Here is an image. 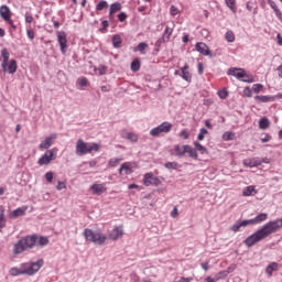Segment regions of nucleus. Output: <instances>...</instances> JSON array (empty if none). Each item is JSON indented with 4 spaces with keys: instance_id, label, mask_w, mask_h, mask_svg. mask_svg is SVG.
<instances>
[{
    "instance_id": "obj_27",
    "label": "nucleus",
    "mask_w": 282,
    "mask_h": 282,
    "mask_svg": "<svg viewBox=\"0 0 282 282\" xmlns=\"http://www.w3.org/2000/svg\"><path fill=\"white\" fill-rule=\"evenodd\" d=\"M276 270H279V263L272 262L265 268V273L272 276V272H276Z\"/></svg>"
},
{
    "instance_id": "obj_63",
    "label": "nucleus",
    "mask_w": 282,
    "mask_h": 282,
    "mask_svg": "<svg viewBox=\"0 0 282 282\" xmlns=\"http://www.w3.org/2000/svg\"><path fill=\"white\" fill-rule=\"evenodd\" d=\"M193 279L192 278H181L180 282H192Z\"/></svg>"
},
{
    "instance_id": "obj_42",
    "label": "nucleus",
    "mask_w": 282,
    "mask_h": 282,
    "mask_svg": "<svg viewBox=\"0 0 282 282\" xmlns=\"http://www.w3.org/2000/svg\"><path fill=\"white\" fill-rule=\"evenodd\" d=\"M223 140H225L226 142H228L230 140H235V133L229 132V131L225 132L223 134Z\"/></svg>"
},
{
    "instance_id": "obj_2",
    "label": "nucleus",
    "mask_w": 282,
    "mask_h": 282,
    "mask_svg": "<svg viewBox=\"0 0 282 282\" xmlns=\"http://www.w3.org/2000/svg\"><path fill=\"white\" fill-rule=\"evenodd\" d=\"M37 240V235H31L20 239L13 247L14 254H21L22 252H25V250H32V248L36 246Z\"/></svg>"
},
{
    "instance_id": "obj_50",
    "label": "nucleus",
    "mask_w": 282,
    "mask_h": 282,
    "mask_svg": "<svg viewBox=\"0 0 282 282\" xmlns=\"http://www.w3.org/2000/svg\"><path fill=\"white\" fill-rule=\"evenodd\" d=\"M127 19H128L127 13L121 12L118 14V20L120 21V23H124V21H127Z\"/></svg>"
},
{
    "instance_id": "obj_59",
    "label": "nucleus",
    "mask_w": 282,
    "mask_h": 282,
    "mask_svg": "<svg viewBox=\"0 0 282 282\" xmlns=\"http://www.w3.org/2000/svg\"><path fill=\"white\" fill-rule=\"evenodd\" d=\"M200 268H203L205 270V272H208L210 265H208V262H202Z\"/></svg>"
},
{
    "instance_id": "obj_4",
    "label": "nucleus",
    "mask_w": 282,
    "mask_h": 282,
    "mask_svg": "<svg viewBox=\"0 0 282 282\" xmlns=\"http://www.w3.org/2000/svg\"><path fill=\"white\" fill-rule=\"evenodd\" d=\"M84 237H85L86 241H90L91 243H95L96 246H104V243L107 242L106 235L100 234L99 231H94L91 229H85Z\"/></svg>"
},
{
    "instance_id": "obj_56",
    "label": "nucleus",
    "mask_w": 282,
    "mask_h": 282,
    "mask_svg": "<svg viewBox=\"0 0 282 282\" xmlns=\"http://www.w3.org/2000/svg\"><path fill=\"white\" fill-rule=\"evenodd\" d=\"M98 72L99 76H105V74H107V66H99Z\"/></svg>"
},
{
    "instance_id": "obj_30",
    "label": "nucleus",
    "mask_w": 282,
    "mask_h": 282,
    "mask_svg": "<svg viewBox=\"0 0 282 282\" xmlns=\"http://www.w3.org/2000/svg\"><path fill=\"white\" fill-rule=\"evenodd\" d=\"M257 102H274V97L272 96H256Z\"/></svg>"
},
{
    "instance_id": "obj_57",
    "label": "nucleus",
    "mask_w": 282,
    "mask_h": 282,
    "mask_svg": "<svg viewBox=\"0 0 282 282\" xmlns=\"http://www.w3.org/2000/svg\"><path fill=\"white\" fill-rule=\"evenodd\" d=\"M57 191H63L64 188H67V185L65 184V182H58L57 186H56Z\"/></svg>"
},
{
    "instance_id": "obj_32",
    "label": "nucleus",
    "mask_w": 282,
    "mask_h": 282,
    "mask_svg": "<svg viewBox=\"0 0 282 282\" xmlns=\"http://www.w3.org/2000/svg\"><path fill=\"white\" fill-rule=\"evenodd\" d=\"M147 50H149V44L141 42L134 48V52H140L141 54H147Z\"/></svg>"
},
{
    "instance_id": "obj_12",
    "label": "nucleus",
    "mask_w": 282,
    "mask_h": 282,
    "mask_svg": "<svg viewBox=\"0 0 282 282\" xmlns=\"http://www.w3.org/2000/svg\"><path fill=\"white\" fill-rule=\"evenodd\" d=\"M247 221L249 226H257L259 224H263V221H268V213L258 214L254 218Z\"/></svg>"
},
{
    "instance_id": "obj_55",
    "label": "nucleus",
    "mask_w": 282,
    "mask_h": 282,
    "mask_svg": "<svg viewBox=\"0 0 282 282\" xmlns=\"http://www.w3.org/2000/svg\"><path fill=\"white\" fill-rule=\"evenodd\" d=\"M34 22V17L30 13H25V23H33Z\"/></svg>"
},
{
    "instance_id": "obj_7",
    "label": "nucleus",
    "mask_w": 282,
    "mask_h": 282,
    "mask_svg": "<svg viewBox=\"0 0 282 282\" xmlns=\"http://www.w3.org/2000/svg\"><path fill=\"white\" fill-rule=\"evenodd\" d=\"M172 130H173V123L165 121V122H162L160 126L150 130V135H152V138H160L162 133H171Z\"/></svg>"
},
{
    "instance_id": "obj_45",
    "label": "nucleus",
    "mask_w": 282,
    "mask_h": 282,
    "mask_svg": "<svg viewBox=\"0 0 282 282\" xmlns=\"http://www.w3.org/2000/svg\"><path fill=\"white\" fill-rule=\"evenodd\" d=\"M252 91H253L254 94H259V93L263 91V85H261V84H254L253 87H252Z\"/></svg>"
},
{
    "instance_id": "obj_19",
    "label": "nucleus",
    "mask_w": 282,
    "mask_h": 282,
    "mask_svg": "<svg viewBox=\"0 0 282 282\" xmlns=\"http://www.w3.org/2000/svg\"><path fill=\"white\" fill-rule=\"evenodd\" d=\"M1 56H2L1 67L6 74V72H8V62L10 61V52H8V48H2Z\"/></svg>"
},
{
    "instance_id": "obj_17",
    "label": "nucleus",
    "mask_w": 282,
    "mask_h": 282,
    "mask_svg": "<svg viewBox=\"0 0 282 282\" xmlns=\"http://www.w3.org/2000/svg\"><path fill=\"white\" fill-rule=\"evenodd\" d=\"M90 191H93V195H102V193H107V185H105V183L93 184Z\"/></svg>"
},
{
    "instance_id": "obj_60",
    "label": "nucleus",
    "mask_w": 282,
    "mask_h": 282,
    "mask_svg": "<svg viewBox=\"0 0 282 282\" xmlns=\"http://www.w3.org/2000/svg\"><path fill=\"white\" fill-rule=\"evenodd\" d=\"M270 140H272V137H270V134H265V137L261 139V142L265 143L270 142Z\"/></svg>"
},
{
    "instance_id": "obj_47",
    "label": "nucleus",
    "mask_w": 282,
    "mask_h": 282,
    "mask_svg": "<svg viewBox=\"0 0 282 282\" xmlns=\"http://www.w3.org/2000/svg\"><path fill=\"white\" fill-rule=\"evenodd\" d=\"M243 96H246V98H252V88H250V87H246L245 89H243Z\"/></svg>"
},
{
    "instance_id": "obj_11",
    "label": "nucleus",
    "mask_w": 282,
    "mask_h": 282,
    "mask_svg": "<svg viewBox=\"0 0 282 282\" xmlns=\"http://www.w3.org/2000/svg\"><path fill=\"white\" fill-rule=\"evenodd\" d=\"M122 235H124L122 226L115 227L112 230L109 231L108 239H110V241H118V239H120Z\"/></svg>"
},
{
    "instance_id": "obj_22",
    "label": "nucleus",
    "mask_w": 282,
    "mask_h": 282,
    "mask_svg": "<svg viewBox=\"0 0 282 282\" xmlns=\"http://www.w3.org/2000/svg\"><path fill=\"white\" fill-rule=\"evenodd\" d=\"M121 10H122V4L120 2H113L112 4H110V9H109L110 21H112L113 14H116V12H120Z\"/></svg>"
},
{
    "instance_id": "obj_54",
    "label": "nucleus",
    "mask_w": 282,
    "mask_h": 282,
    "mask_svg": "<svg viewBox=\"0 0 282 282\" xmlns=\"http://www.w3.org/2000/svg\"><path fill=\"white\" fill-rule=\"evenodd\" d=\"M165 169H177L176 162H167L165 163Z\"/></svg>"
},
{
    "instance_id": "obj_51",
    "label": "nucleus",
    "mask_w": 282,
    "mask_h": 282,
    "mask_svg": "<svg viewBox=\"0 0 282 282\" xmlns=\"http://www.w3.org/2000/svg\"><path fill=\"white\" fill-rule=\"evenodd\" d=\"M45 180H46V182L52 183L53 180H54V173L47 172V173L45 174Z\"/></svg>"
},
{
    "instance_id": "obj_28",
    "label": "nucleus",
    "mask_w": 282,
    "mask_h": 282,
    "mask_svg": "<svg viewBox=\"0 0 282 282\" xmlns=\"http://www.w3.org/2000/svg\"><path fill=\"white\" fill-rule=\"evenodd\" d=\"M253 193L254 195H257V189L253 185H249L242 191L243 197H250L251 195H253Z\"/></svg>"
},
{
    "instance_id": "obj_9",
    "label": "nucleus",
    "mask_w": 282,
    "mask_h": 282,
    "mask_svg": "<svg viewBox=\"0 0 282 282\" xmlns=\"http://www.w3.org/2000/svg\"><path fill=\"white\" fill-rule=\"evenodd\" d=\"M144 186H160L162 184V178L153 175V172H148L143 176Z\"/></svg>"
},
{
    "instance_id": "obj_24",
    "label": "nucleus",
    "mask_w": 282,
    "mask_h": 282,
    "mask_svg": "<svg viewBox=\"0 0 282 282\" xmlns=\"http://www.w3.org/2000/svg\"><path fill=\"white\" fill-rule=\"evenodd\" d=\"M246 226H249L248 220L237 221L230 227L231 232H239L241 228H246Z\"/></svg>"
},
{
    "instance_id": "obj_62",
    "label": "nucleus",
    "mask_w": 282,
    "mask_h": 282,
    "mask_svg": "<svg viewBox=\"0 0 282 282\" xmlns=\"http://www.w3.org/2000/svg\"><path fill=\"white\" fill-rule=\"evenodd\" d=\"M276 40H278V45H281V46H282V36H281V33H278Z\"/></svg>"
},
{
    "instance_id": "obj_52",
    "label": "nucleus",
    "mask_w": 282,
    "mask_h": 282,
    "mask_svg": "<svg viewBox=\"0 0 282 282\" xmlns=\"http://www.w3.org/2000/svg\"><path fill=\"white\" fill-rule=\"evenodd\" d=\"M128 140H131V142H138V134L128 133Z\"/></svg>"
},
{
    "instance_id": "obj_49",
    "label": "nucleus",
    "mask_w": 282,
    "mask_h": 282,
    "mask_svg": "<svg viewBox=\"0 0 282 282\" xmlns=\"http://www.w3.org/2000/svg\"><path fill=\"white\" fill-rule=\"evenodd\" d=\"M170 14L172 17H177V14H180V9H177V7H175V6H172L170 9Z\"/></svg>"
},
{
    "instance_id": "obj_44",
    "label": "nucleus",
    "mask_w": 282,
    "mask_h": 282,
    "mask_svg": "<svg viewBox=\"0 0 282 282\" xmlns=\"http://www.w3.org/2000/svg\"><path fill=\"white\" fill-rule=\"evenodd\" d=\"M132 72H140V61L135 59L131 63Z\"/></svg>"
},
{
    "instance_id": "obj_26",
    "label": "nucleus",
    "mask_w": 282,
    "mask_h": 282,
    "mask_svg": "<svg viewBox=\"0 0 282 282\" xmlns=\"http://www.w3.org/2000/svg\"><path fill=\"white\" fill-rule=\"evenodd\" d=\"M18 69L17 59H11L7 65V72L9 74H15Z\"/></svg>"
},
{
    "instance_id": "obj_20",
    "label": "nucleus",
    "mask_w": 282,
    "mask_h": 282,
    "mask_svg": "<svg viewBox=\"0 0 282 282\" xmlns=\"http://www.w3.org/2000/svg\"><path fill=\"white\" fill-rule=\"evenodd\" d=\"M133 163L131 162H124L120 169H119V173L120 175H122V173H124V175H131V173H133Z\"/></svg>"
},
{
    "instance_id": "obj_29",
    "label": "nucleus",
    "mask_w": 282,
    "mask_h": 282,
    "mask_svg": "<svg viewBox=\"0 0 282 282\" xmlns=\"http://www.w3.org/2000/svg\"><path fill=\"white\" fill-rule=\"evenodd\" d=\"M270 128V119L268 117H262L259 120V129L265 130Z\"/></svg>"
},
{
    "instance_id": "obj_1",
    "label": "nucleus",
    "mask_w": 282,
    "mask_h": 282,
    "mask_svg": "<svg viewBox=\"0 0 282 282\" xmlns=\"http://www.w3.org/2000/svg\"><path fill=\"white\" fill-rule=\"evenodd\" d=\"M45 265V261L43 259L37 260L36 262H25L20 265V268H11L9 270V274L11 276H21V274H26L28 276H34L41 267Z\"/></svg>"
},
{
    "instance_id": "obj_18",
    "label": "nucleus",
    "mask_w": 282,
    "mask_h": 282,
    "mask_svg": "<svg viewBox=\"0 0 282 282\" xmlns=\"http://www.w3.org/2000/svg\"><path fill=\"white\" fill-rule=\"evenodd\" d=\"M25 213H28V206L19 207L9 214V218L17 219L18 217H23Z\"/></svg>"
},
{
    "instance_id": "obj_35",
    "label": "nucleus",
    "mask_w": 282,
    "mask_h": 282,
    "mask_svg": "<svg viewBox=\"0 0 282 282\" xmlns=\"http://www.w3.org/2000/svg\"><path fill=\"white\" fill-rule=\"evenodd\" d=\"M107 8H109V3L106 0H100L96 6V10L98 12H101V10H107Z\"/></svg>"
},
{
    "instance_id": "obj_41",
    "label": "nucleus",
    "mask_w": 282,
    "mask_h": 282,
    "mask_svg": "<svg viewBox=\"0 0 282 282\" xmlns=\"http://www.w3.org/2000/svg\"><path fill=\"white\" fill-rule=\"evenodd\" d=\"M225 39L228 43H235V32L227 31L225 34Z\"/></svg>"
},
{
    "instance_id": "obj_37",
    "label": "nucleus",
    "mask_w": 282,
    "mask_h": 282,
    "mask_svg": "<svg viewBox=\"0 0 282 282\" xmlns=\"http://www.w3.org/2000/svg\"><path fill=\"white\" fill-rule=\"evenodd\" d=\"M194 147L196 151H199L202 153V155H204V153H208V149H206L204 145H202V143L197 141L194 142Z\"/></svg>"
},
{
    "instance_id": "obj_21",
    "label": "nucleus",
    "mask_w": 282,
    "mask_h": 282,
    "mask_svg": "<svg viewBox=\"0 0 282 282\" xmlns=\"http://www.w3.org/2000/svg\"><path fill=\"white\" fill-rule=\"evenodd\" d=\"M0 17L3 19V21H10V19H12V12L8 6L0 7Z\"/></svg>"
},
{
    "instance_id": "obj_15",
    "label": "nucleus",
    "mask_w": 282,
    "mask_h": 282,
    "mask_svg": "<svg viewBox=\"0 0 282 282\" xmlns=\"http://www.w3.org/2000/svg\"><path fill=\"white\" fill-rule=\"evenodd\" d=\"M242 164L248 169H254V166H261V159L259 158L245 159Z\"/></svg>"
},
{
    "instance_id": "obj_13",
    "label": "nucleus",
    "mask_w": 282,
    "mask_h": 282,
    "mask_svg": "<svg viewBox=\"0 0 282 282\" xmlns=\"http://www.w3.org/2000/svg\"><path fill=\"white\" fill-rule=\"evenodd\" d=\"M195 50L196 52H199V54H202L203 56H213L210 54V48L208 47V45H206V43L197 42L195 44Z\"/></svg>"
},
{
    "instance_id": "obj_8",
    "label": "nucleus",
    "mask_w": 282,
    "mask_h": 282,
    "mask_svg": "<svg viewBox=\"0 0 282 282\" xmlns=\"http://www.w3.org/2000/svg\"><path fill=\"white\" fill-rule=\"evenodd\" d=\"M56 160V149L47 150L37 161L39 166H47Z\"/></svg>"
},
{
    "instance_id": "obj_43",
    "label": "nucleus",
    "mask_w": 282,
    "mask_h": 282,
    "mask_svg": "<svg viewBox=\"0 0 282 282\" xmlns=\"http://www.w3.org/2000/svg\"><path fill=\"white\" fill-rule=\"evenodd\" d=\"M180 138H183V140H188V138H191V132H188V130L183 129L180 132Z\"/></svg>"
},
{
    "instance_id": "obj_25",
    "label": "nucleus",
    "mask_w": 282,
    "mask_h": 282,
    "mask_svg": "<svg viewBox=\"0 0 282 282\" xmlns=\"http://www.w3.org/2000/svg\"><path fill=\"white\" fill-rule=\"evenodd\" d=\"M269 6H270V8H272V10L275 12V17H278L279 20H280L281 23H282V12H281V10L279 9V7L276 6V2H275V1H272V0H269Z\"/></svg>"
},
{
    "instance_id": "obj_39",
    "label": "nucleus",
    "mask_w": 282,
    "mask_h": 282,
    "mask_svg": "<svg viewBox=\"0 0 282 282\" xmlns=\"http://www.w3.org/2000/svg\"><path fill=\"white\" fill-rule=\"evenodd\" d=\"M77 84L79 87H89V79H87V77H79Z\"/></svg>"
},
{
    "instance_id": "obj_48",
    "label": "nucleus",
    "mask_w": 282,
    "mask_h": 282,
    "mask_svg": "<svg viewBox=\"0 0 282 282\" xmlns=\"http://www.w3.org/2000/svg\"><path fill=\"white\" fill-rule=\"evenodd\" d=\"M217 94L221 100H226L228 98V90H218Z\"/></svg>"
},
{
    "instance_id": "obj_31",
    "label": "nucleus",
    "mask_w": 282,
    "mask_h": 282,
    "mask_svg": "<svg viewBox=\"0 0 282 282\" xmlns=\"http://www.w3.org/2000/svg\"><path fill=\"white\" fill-rule=\"evenodd\" d=\"M225 3L234 14L237 13V0H225Z\"/></svg>"
},
{
    "instance_id": "obj_64",
    "label": "nucleus",
    "mask_w": 282,
    "mask_h": 282,
    "mask_svg": "<svg viewBox=\"0 0 282 282\" xmlns=\"http://www.w3.org/2000/svg\"><path fill=\"white\" fill-rule=\"evenodd\" d=\"M278 76L282 78V64L278 67Z\"/></svg>"
},
{
    "instance_id": "obj_10",
    "label": "nucleus",
    "mask_w": 282,
    "mask_h": 282,
    "mask_svg": "<svg viewBox=\"0 0 282 282\" xmlns=\"http://www.w3.org/2000/svg\"><path fill=\"white\" fill-rule=\"evenodd\" d=\"M56 36L62 54H67V33L65 31H57Z\"/></svg>"
},
{
    "instance_id": "obj_5",
    "label": "nucleus",
    "mask_w": 282,
    "mask_h": 282,
    "mask_svg": "<svg viewBox=\"0 0 282 282\" xmlns=\"http://www.w3.org/2000/svg\"><path fill=\"white\" fill-rule=\"evenodd\" d=\"M174 153H175V155H177V158H184L186 155V153L193 160H197L199 158V154H197V150H195L191 145L176 144V145H174Z\"/></svg>"
},
{
    "instance_id": "obj_40",
    "label": "nucleus",
    "mask_w": 282,
    "mask_h": 282,
    "mask_svg": "<svg viewBox=\"0 0 282 282\" xmlns=\"http://www.w3.org/2000/svg\"><path fill=\"white\" fill-rule=\"evenodd\" d=\"M121 160L122 159L112 158L108 161V166H110L111 169H116V166L120 164Z\"/></svg>"
},
{
    "instance_id": "obj_33",
    "label": "nucleus",
    "mask_w": 282,
    "mask_h": 282,
    "mask_svg": "<svg viewBox=\"0 0 282 282\" xmlns=\"http://www.w3.org/2000/svg\"><path fill=\"white\" fill-rule=\"evenodd\" d=\"M37 245L43 248V246H48L50 245V238L45 236H37L36 240Z\"/></svg>"
},
{
    "instance_id": "obj_6",
    "label": "nucleus",
    "mask_w": 282,
    "mask_h": 282,
    "mask_svg": "<svg viewBox=\"0 0 282 282\" xmlns=\"http://www.w3.org/2000/svg\"><path fill=\"white\" fill-rule=\"evenodd\" d=\"M228 76H234L238 80H242V83H254V77L252 75H248L243 68L231 67L227 72Z\"/></svg>"
},
{
    "instance_id": "obj_46",
    "label": "nucleus",
    "mask_w": 282,
    "mask_h": 282,
    "mask_svg": "<svg viewBox=\"0 0 282 282\" xmlns=\"http://www.w3.org/2000/svg\"><path fill=\"white\" fill-rule=\"evenodd\" d=\"M208 134V130L206 128H202L199 131V134L197 135V140L202 141L204 140V135Z\"/></svg>"
},
{
    "instance_id": "obj_38",
    "label": "nucleus",
    "mask_w": 282,
    "mask_h": 282,
    "mask_svg": "<svg viewBox=\"0 0 282 282\" xmlns=\"http://www.w3.org/2000/svg\"><path fill=\"white\" fill-rule=\"evenodd\" d=\"M6 227L4 209L3 206H0V232L1 229Z\"/></svg>"
},
{
    "instance_id": "obj_14",
    "label": "nucleus",
    "mask_w": 282,
    "mask_h": 282,
    "mask_svg": "<svg viewBox=\"0 0 282 282\" xmlns=\"http://www.w3.org/2000/svg\"><path fill=\"white\" fill-rule=\"evenodd\" d=\"M171 36H173V28L166 26L162 39L156 41V45H160V43H169V41H171Z\"/></svg>"
},
{
    "instance_id": "obj_3",
    "label": "nucleus",
    "mask_w": 282,
    "mask_h": 282,
    "mask_svg": "<svg viewBox=\"0 0 282 282\" xmlns=\"http://www.w3.org/2000/svg\"><path fill=\"white\" fill-rule=\"evenodd\" d=\"M93 151H100V145L98 143H87L83 139H78L76 142V154L87 155V153H93Z\"/></svg>"
},
{
    "instance_id": "obj_58",
    "label": "nucleus",
    "mask_w": 282,
    "mask_h": 282,
    "mask_svg": "<svg viewBox=\"0 0 282 282\" xmlns=\"http://www.w3.org/2000/svg\"><path fill=\"white\" fill-rule=\"evenodd\" d=\"M197 69H198V74L202 76V74H204V64L198 63L197 64Z\"/></svg>"
},
{
    "instance_id": "obj_34",
    "label": "nucleus",
    "mask_w": 282,
    "mask_h": 282,
    "mask_svg": "<svg viewBox=\"0 0 282 282\" xmlns=\"http://www.w3.org/2000/svg\"><path fill=\"white\" fill-rule=\"evenodd\" d=\"M225 276H226V271H223V272H219L218 276H216V278L207 276L205 279V281L206 282H217V281H219V279H225Z\"/></svg>"
},
{
    "instance_id": "obj_61",
    "label": "nucleus",
    "mask_w": 282,
    "mask_h": 282,
    "mask_svg": "<svg viewBox=\"0 0 282 282\" xmlns=\"http://www.w3.org/2000/svg\"><path fill=\"white\" fill-rule=\"evenodd\" d=\"M178 213H177V207H174L173 210L171 212V217H173L175 219V217H177Z\"/></svg>"
},
{
    "instance_id": "obj_53",
    "label": "nucleus",
    "mask_w": 282,
    "mask_h": 282,
    "mask_svg": "<svg viewBox=\"0 0 282 282\" xmlns=\"http://www.w3.org/2000/svg\"><path fill=\"white\" fill-rule=\"evenodd\" d=\"M26 35L31 41H34V37L36 36V34L34 33V31L32 30H26Z\"/></svg>"
},
{
    "instance_id": "obj_36",
    "label": "nucleus",
    "mask_w": 282,
    "mask_h": 282,
    "mask_svg": "<svg viewBox=\"0 0 282 282\" xmlns=\"http://www.w3.org/2000/svg\"><path fill=\"white\" fill-rule=\"evenodd\" d=\"M112 45L113 47L118 48L120 45H122V37L118 34L113 35L112 37Z\"/></svg>"
},
{
    "instance_id": "obj_23",
    "label": "nucleus",
    "mask_w": 282,
    "mask_h": 282,
    "mask_svg": "<svg viewBox=\"0 0 282 282\" xmlns=\"http://www.w3.org/2000/svg\"><path fill=\"white\" fill-rule=\"evenodd\" d=\"M181 72H182L181 77L183 78V80H186V83H191V80H193V75H191V72H188V64H185L181 68Z\"/></svg>"
},
{
    "instance_id": "obj_16",
    "label": "nucleus",
    "mask_w": 282,
    "mask_h": 282,
    "mask_svg": "<svg viewBox=\"0 0 282 282\" xmlns=\"http://www.w3.org/2000/svg\"><path fill=\"white\" fill-rule=\"evenodd\" d=\"M54 140H56V134H51L50 137H46L44 141H42L39 145V149L43 151V149H50L52 144H54Z\"/></svg>"
}]
</instances>
